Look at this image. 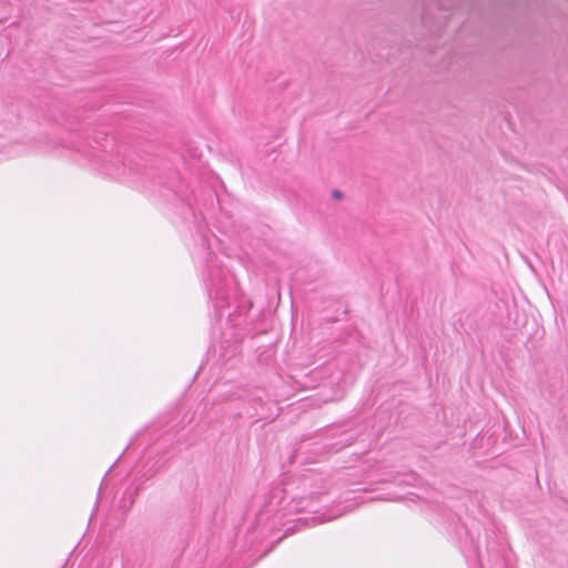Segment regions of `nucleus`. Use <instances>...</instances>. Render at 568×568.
Instances as JSON below:
<instances>
[{
    "mask_svg": "<svg viewBox=\"0 0 568 568\" xmlns=\"http://www.w3.org/2000/svg\"><path fill=\"white\" fill-rule=\"evenodd\" d=\"M104 172L112 178L126 181L131 175L136 173V169L132 166L128 168L123 162L120 163V161L116 160V162L109 161L105 163Z\"/></svg>",
    "mask_w": 568,
    "mask_h": 568,
    "instance_id": "nucleus-2",
    "label": "nucleus"
},
{
    "mask_svg": "<svg viewBox=\"0 0 568 568\" xmlns=\"http://www.w3.org/2000/svg\"><path fill=\"white\" fill-rule=\"evenodd\" d=\"M209 297L213 306L217 311H222L229 305V285L224 272L214 267L210 271L209 277L205 280Z\"/></svg>",
    "mask_w": 568,
    "mask_h": 568,
    "instance_id": "nucleus-1",
    "label": "nucleus"
},
{
    "mask_svg": "<svg viewBox=\"0 0 568 568\" xmlns=\"http://www.w3.org/2000/svg\"><path fill=\"white\" fill-rule=\"evenodd\" d=\"M333 196H334L335 199H341V197H342V193H341L338 190H334V191H333Z\"/></svg>",
    "mask_w": 568,
    "mask_h": 568,
    "instance_id": "nucleus-5",
    "label": "nucleus"
},
{
    "mask_svg": "<svg viewBox=\"0 0 568 568\" xmlns=\"http://www.w3.org/2000/svg\"><path fill=\"white\" fill-rule=\"evenodd\" d=\"M469 568H484L483 562L480 558H477L475 562L469 564Z\"/></svg>",
    "mask_w": 568,
    "mask_h": 568,
    "instance_id": "nucleus-4",
    "label": "nucleus"
},
{
    "mask_svg": "<svg viewBox=\"0 0 568 568\" xmlns=\"http://www.w3.org/2000/svg\"><path fill=\"white\" fill-rule=\"evenodd\" d=\"M342 514H335V515H328V516H323L321 519H320V523H325V521H329L332 519H335L337 517H339Z\"/></svg>",
    "mask_w": 568,
    "mask_h": 568,
    "instance_id": "nucleus-3",
    "label": "nucleus"
}]
</instances>
